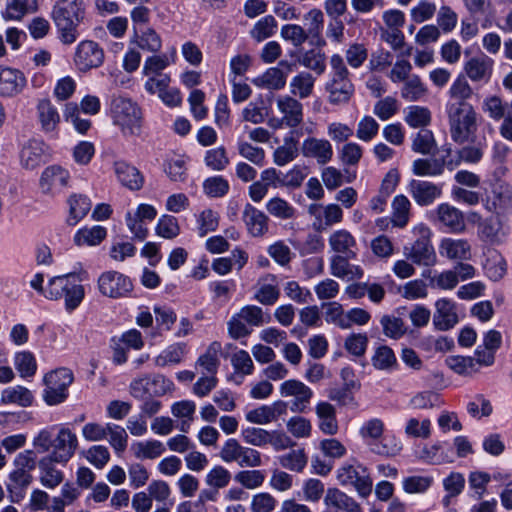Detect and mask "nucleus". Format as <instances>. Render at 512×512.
Here are the masks:
<instances>
[{"mask_svg":"<svg viewBox=\"0 0 512 512\" xmlns=\"http://www.w3.org/2000/svg\"><path fill=\"white\" fill-rule=\"evenodd\" d=\"M451 139L460 145L473 143L478 130V113L470 103H447Z\"/></svg>","mask_w":512,"mask_h":512,"instance_id":"nucleus-1","label":"nucleus"},{"mask_svg":"<svg viewBox=\"0 0 512 512\" xmlns=\"http://www.w3.org/2000/svg\"><path fill=\"white\" fill-rule=\"evenodd\" d=\"M85 17L83 0H58L52 10V18L64 44H72L78 37L77 27Z\"/></svg>","mask_w":512,"mask_h":512,"instance_id":"nucleus-2","label":"nucleus"},{"mask_svg":"<svg viewBox=\"0 0 512 512\" xmlns=\"http://www.w3.org/2000/svg\"><path fill=\"white\" fill-rule=\"evenodd\" d=\"M330 77L325 84V91L328 93V102L334 106L346 105L354 95V84L349 75L348 68L339 54L330 57Z\"/></svg>","mask_w":512,"mask_h":512,"instance_id":"nucleus-3","label":"nucleus"},{"mask_svg":"<svg viewBox=\"0 0 512 512\" xmlns=\"http://www.w3.org/2000/svg\"><path fill=\"white\" fill-rule=\"evenodd\" d=\"M82 279L76 274H66L51 278L45 288L44 297L49 300L64 298L65 308L71 312L75 310L85 297Z\"/></svg>","mask_w":512,"mask_h":512,"instance_id":"nucleus-4","label":"nucleus"},{"mask_svg":"<svg viewBox=\"0 0 512 512\" xmlns=\"http://www.w3.org/2000/svg\"><path fill=\"white\" fill-rule=\"evenodd\" d=\"M13 470L9 474L7 490L11 494L12 501L17 502L23 498V491L31 484L33 477L31 472L36 466V457L33 450L20 452L13 461Z\"/></svg>","mask_w":512,"mask_h":512,"instance_id":"nucleus-5","label":"nucleus"},{"mask_svg":"<svg viewBox=\"0 0 512 512\" xmlns=\"http://www.w3.org/2000/svg\"><path fill=\"white\" fill-rule=\"evenodd\" d=\"M412 232L417 239L410 246L404 247L405 257L419 266H434L437 263V255L431 243L430 228L420 223L413 227Z\"/></svg>","mask_w":512,"mask_h":512,"instance_id":"nucleus-6","label":"nucleus"},{"mask_svg":"<svg viewBox=\"0 0 512 512\" xmlns=\"http://www.w3.org/2000/svg\"><path fill=\"white\" fill-rule=\"evenodd\" d=\"M114 123L126 136H138L141 132V111L130 99L122 96L114 97L111 103Z\"/></svg>","mask_w":512,"mask_h":512,"instance_id":"nucleus-7","label":"nucleus"},{"mask_svg":"<svg viewBox=\"0 0 512 512\" xmlns=\"http://www.w3.org/2000/svg\"><path fill=\"white\" fill-rule=\"evenodd\" d=\"M265 322L267 320L260 307L247 305L229 320L228 333L233 339L246 337L251 333L250 327H259Z\"/></svg>","mask_w":512,"mask_h":512,"instance_id":"nucleus-8","label":"nucleus"},{"mask_svg":"<svg viewBox=\"0 0 512 512\" xmlns=\"http://www.w3.org/2000/svg\"><path fill=\"white\" fill-rule=\"evenodd\" d=\"M337 480L342 486H352L359 496L366 498L372 492V479L368 469L360 464H343L337 470Z\"/></svg>","mask_w":512,"mask_h":512,"instance_id":"nucleus-9","label":"nucleus"},{"mask_svg":"<svg viewBox=\"0 0 512 512\" xmlns=\"http://www.w3.org/2000/svg\"><path fill=\"white\" fill-rule=\"evenodd\" d=\"M97 286L101 295L112 299L129 297L133 291L131 279L114 270L103 272L98 277Z\"/></svg>","mask_w":512,"mask_h":512,"instance_id":"nucleus-10","label":"nucleus"},{"mask_svg":"<svg viewBox=\"0 0 512 512\" xmlns=\"http://www.w3.org/2000/svg\"><path fill=\"white\" fill-rule=\"evenodd\" d=\"M220 457L224 462H236L240 467H258L262 463L259 451L242 446L233 438L224 443L220 450Z\"/></svg>","mask_w":512,"mask_h":512,"instance_id":"nucleus-11","label":"nucleus"},{"mask_svg":"<svg viewBox=\"0 0 512 512\" xmlns=\"http://www.w3.org/2000/svg\"><path fill=\"white\" fill-rule=\"evenodd\" d=\"M279 391L282 397L294 398L290 406V410L294 413L305 412L313 397L311 388L296 379L284 381L280 385Z\"/></svg>","mask_w":512,"mask_h":512,"instance_id":"nucleus-12","label":"nucleus"},{"mask_svg":"<svg viewBox=\"0 0 512 512\" xmlns=\"http://www.w3.org/2000/svg\"><path fill=\"white\" fill-rule=\"evenodd\" d=\"M104 61L103 49L94 41H82L78 44L74 63L79 71L86 72L98 68Z\"/></svg>","mask_w":512,"mask_h":512,"instance_id":"nucleus-13","label":"nucleus"},{"mask_svg":"<svg viewBox=\"0 0 512 512\" xmlns=\"http://www.w3.org/2000/svg\"><path fill=\"white\" fill-rule=\"evenodd\" d=\"M78 446L77 436L68 428H61L53 438L51 457L60 464H66L74 455Z\"/></svg>","mask_w":512,"mask_h":512,"instance_id":"nucleus-14","label":"nucleus"},{"mask_svg":"<svg viewBox=\"0 0 512 512\" xmlns=\"http://www.w3.org/2000/svg\"><path fill=\"white\" fill-rule=\"evenodd\" d=\"M438 251L441 257L450 261H469L472 257L470 242L462 238L444 237L440 240Z\"/></svg>","mask_w":512,"mask_h":512,"instance_id":"nucleus-15","label":"nucleus"},{"mask_svg":"<svg viewBox=\"0 0 512 512\" xmlns=\"http://www.w3.org/2000/svg\"><path fill=\"white\" fill-rule=\"evenodd\" d=\"M308 213L315 218L313 227L321 231L332 225L338 224L343 219L342 208L337 204H311Z\"/></svg>","mask_w":512,"mask_h":512,"instance_id":"nucleus-16","label":"nucleus"},{"mask_svg":"<svg viewBox=\"0 0 512 512\" xmlns=\"http://www.w3.org/2000/svg\"><path fill=\"white\" fill-rule=\"evenodd\" d=\"M432 317L436 330L447 331L452 329L459 321L456 303L448 298H440L435 304Z\"/></svg>","mask_w":512,"mask_h":512,"instance_id":"nucleus-17","label":"nucleus"},{"mask_svg":"<svg viewBox=\"0 0 512 512\" xmlns=\"http://www.w3.org/2000/svg\"><path fill=\"white\" fill-rule=\"evenodd\" d=\"M276 107L284 118L287 128H297L303 122V105L291 95H279L276 98Z\"/></svg>","mask_w":512,"mask_h":512,"instance_id":"nucleus-18","label":"nucleus"},{"mask_svg":"<svg viewBox=\"0 0 512 512\" xmlns=\"http://www.w3.org/2000/svg\"><path fill=\"white\" fill-rule=\"evenodd\" d=\"M301 154L305 158H312L320 165H325L331 161L333 157V148L327 139L308 137L300 148Z\"/></svg>","mask_w":512,"mask_h":512,"instance_id":"nucleus-19","label":"nucleus"},{"mask_svg":"<svg viewBox=\"0 0 512 512\" xmlns=\"http://www.w3.org/2000/svg\"><path fill=\"white\" fill-rule=\"evenodd\" d=\"M409 192L418 205L428 206L441 196L442 188L429 181L413 179L409 183Z\"/></svg>","mask_w":512,"mask_h":512,"instance_id":"nucleus-20","label":"nucleus"},{"mask_svg":"<svg viewBox=\"0 0 512 512\" xmlns=\"http://www.w3.org/2000/svg\"><path fill=\"white\" fill-rule=\"evenodd\" d=\"M26 85L24 74L13 68L0 66V94L14 96L20 93Z\"/></svg>","mask_w":512,"mask_h":512,"instance_id":"nucleus-21","label":"nucleus"},{"mask_svg":"<svg viewBox=\"0 0 512 512\" xmlns=\"http://www.w3.org/2000/svg\"><path fill=\"white\" fill-rule=\"evenodd\" d=\"M37 118L43 133L57 134L60 114L50 100L42 99L38 102Z\"/></svg>","mask_w":512,"mask_h":512,"instance_id":"nucleus-22","label":"nucleus"},{"mask_svg":"<svg viewBox=\"0 0 512 512\" xmlns=\"http://www.w3.org/2000/svg\"><path fill=\"white\" fill-rule=\"evenodd\" d=\"M69 180V173L60 166L47 167L40 178V187L43 193L51 194L55 190L66 187Z\"/></svg>","mask_w":512,"mask_h":512,"instance_id":"nucleus-23","label":"nucleus"},{"mask_svg":"<svg viewBox=\"0 0 512 512\" xmlns=\"http://www.w3.org/2000/svg\"><path fill=\"white\" fill-rule=\"evenodd\" d=\"M243 221L253 237H261L268 231V216L251 204L244 207Z\"/></svg>","mask_w":512,"mask_h":512,"instance_id":"nucleus-24","label":"nucleus"},{"mask_svg":"<svg viewBox=\"0 0 512 512\" xmlns=\"http://www.w3.org/2000/svg\"><path fill=\"white\" fill-rule=\"evenodd\" d=\"M438 220L452 232L462 233L466 229L465 219L463 213L456 207L442 203L437 209Z\"/></svg>","mask_w":512,"mask_h":512,"instance_id":"nucleus-25","label":"nucleus"},{"mask_svg":"<svg viewBox=\"0 0 512 512\" xmlns=\"http://www.w3.org/2000/svg\"><path fill=\"white\" fill-rule=\"evenodd\" d=\"M114 172L118 181L128 189L139 190L142 188L144 179L135 166L125 161H116L114 163Z\"/></svg>","mask_w":512,"mask_h":512,"instance_id":"nucleus-26","label":"nucleus"},{"mask_svg":"<svg viewBox=\"0 0 512 512\" xmlns=\"http://www.w3.org/2000/svg\"><path fill=\"white\" fill-rule=\"evenodd\" d=\"M45 144L40 140H30L20 153L21 165L27 170H34L44 163Z\"/></svg>","mask_w":512,"mask_h":512,"instance_id":"nucleus-27","label":"nucleus"},{"mask_svg":"<svg viewBox=\"0 0 512 512\" xmlns=\"http://www.w3.org/2000/svg\"><path fill=\"white\" fill-rule=\"evenodd\" d=\"M56 463H58L56 460L47 456L42 457L38 462L39 480L47 489L56 488L64 479L62 471L56 468Z\"/></svg>","mask_w":512,"mask_h":512,"instance_id":"nucleus-28","label":"nucleus"},{"mask_svg":"<svg viewBox=\"0 0 512 512\" xmlns=\"http://www.w3.org/2000/svg\"><path fill=\"white\" fill-rule=\"evenodd\" d=\"M493 60L487 56L473 57L466 62L464 70L467 76L474 82L484 81L490 79Z\"/></svg>","mask_w":512,"mask_h":512,"instance_id":"nucleus-29","label":"nucleus"},{"mask_svg":"<svg viewBox=\"0 0 512 512\" xmlns=\"http://www.w3.org/2000/svg\"><path fill=\"white\" fill-rule=\"evenodd\" d=\"M324 503L327 507L334 508L337 511L362 512L360 505L352 497L337 488L327 490Z\"/></svg>","mask_w":512,"mask_h":512,"instance_id":"nucleus-30","label":"nucleus"},{"mask_svg":"<svg viewBox=\"0 0 512 512\" xmlns=\"http://www.w3.org/2000/svg\"><path fill=\"white\" fill-rule=\"evenodd\" d=\"M316 78L307 71L299 72L290 83V95L294 98L306 99L313 94Z\"/></svg>","mask_w":512,"mask_h":512,"instance_id":"nucleus-31","label":"nucleus"},{"mask_svg":"<svg viewBox=\"0 0 512 512\" xmlns=\"http://www.w3.org/2000/svg\"><path fill=\"white\" fill-rule=\"evenodd\" d=\"M331 249L347 257H355L352 250L356 246L355 237L346 229H339L331 233L328 239Z\"/></svg>","mask_w":512,"mask_h":512,"instance_id":"nucleus-32","label":"nucleus"},{"mask_svg":"<svg viewBox=\"0 0 512 512\" xmlns=\"http://www.w3.org/2000/svg\"><path fill=\"white\" fill-rule=\"evenodd\" d=\"M315 412L320 420V430L327 435L336 434L338 431V423L335 407L328 402L322 401L316 405Z\"/></svg>","mask_w":512,"mask_h":512,"instance_id":"nucleus-33","label":"nucleus"},{"mask_svg":"<svg viewBox=\"0 0 512 512\" xmlns=\"http://www.w3.org/2000/svg\"><path fill=\"white\" fill-rule=\"evenodd\" d=\"M221 350L222 346L220 342H212L207 347L205 353L198 358L196 368H200L203 374L207 373V375L216 376L220 365L219 354Z\"/></svg>","mask_w":512,"mask_h":512,"instance_id":"nucleus-34","label":"nucleus"},{"mask_svg":"<svg viewBox=\"0 0 512 512\" xmlns=\"http://www.w3.org/2000/svg\"><path fill=\"white\" fill-rule=\"evenodd\" d=\"M286 79L287 73L283 72L279 67H271L255 78L253 83L260 88L281 90L286 85Z\"/></svg>","mask_w":512,"mask_h":512,"instance_id":"nucleus-35","label":"nucleus"},{"mask_svg":"<svg viewBox=\"0 0 512 512\" xmlns=\"http://www.w3.org/2000/svg\"><path fill=\"white\" fill-rule=\"evenodd\" d=\"M131 451L137 459L152 460L160 457L166 451V448L161 441L151 439L132 444Z\"/></svg>","mask_w":512,"mask_h":512,"instance_id":"nucleus-36","label":"nucleus"},{"mask_svg":"<svg viewBox=\"0 0 512 512\" xmlns=\"http://www.w3.org/2000/svg\"><path fill=\"white\" fill-rule=\"evenodd\" d=\"M422 276L429 280V285L433 289L453 290L458 285L457 272L453 269L444 270L433 275L431 270H426L422 273Z\"/></svg>","mask_w":512,"mask_h":512,"instance_id":"nucleus-37","label":"nucleus"},{"mask_svg":"<svg viewBox=\"0 0 512 512\" xmlns=\"http://www.w3.org/2000/svg\"><path fill=\"white\" fill-rule=\"evenodd\" d=\"M411 203L405 195H397L392 201L391 222L394 227L404 228L410 218Z\"/></svg>","mask_w":512,"mask_h":512,"instance_id":"nucleus-38","label":"nucleus"},{"mask_svg":"<svg viewBox=\"0 0 512 512\" xmlns=\"http://www.w3.org/2000/svg\"><path fill=\"white\" fill-rule=\"evenodd\" d=\"M195 411L196 404L190 400L179 401L172 405L171 412L173 416L181 419L179 426L180 431L185 433L189 431L191 423L194 419Z\"/></svg>","mask_w":512,"mask_h":512,"instance_id":"nucleus-39","label":"nucleus"},{"mask_svg":"<svg viewBox=\"0 0 512 512\" xmlns=\"http://www.w3.org/2000/svg\"><path fill=\"white\" fill-rule=\"evenodd\" d=\"M186 354V344L174 343L164 349L155 357L154 363L158 367L179 364Z\"/></svg>","mask_w":512,"mask_h":512,"instance_id":"nucleus-40","label":"nucleus"},{"mask_svg":"<svg viewBox=\"0 0 512 512\" xmlns=\"http://www.w3.org/2000/svg\"><path fill=\"white\" fill-rule=\"evenodd\" d=\"M1 402L4 404H17L21 407H28L33 402V395L26 387H9L2 391Z\"/></svg>","mask_w":512,"mask_h":512,"instance_id":"nucleus-41","label":"nucleus"},{"mask_svg":"<svg viewBox=\"0 0 512 512\" xmlns=\"http://www.w3.org/2000/svg\"><path fill=\"white\" fill-rule=\"evenodd\" d=\"M69 217L68 223L69 225H76L83 217L87 215L90 211L92 203L91 201L84 195H72L69 198Z\"/></svg>","mask_w":512,"mask_h":512,"instance_id":"nucleus-42","label":"nucleus"},{"mask_svg":"<svg viewBox=\"0 0 512 512\" xmlns=\"http://www.w3.org/2000/svg\"><path fill=\"white\" fill-rule=\"evenodd\" d=\"M298 152V141L293 137L285 138L284 144L273 152V161L278 166H284L295 160Z\"/></svg>","mask_w":512,"mask_h":512,"instance_id":"nucleus-43","label":"nucleus"},{"mask_svg":"<svg viewBox=\"0 0 512 512\" xmlns=\"http://www.w3.org/2000/svg\"><path fill=\"white\" fill-rule=\"evenodd\" d=\"M279 464L292 472L300 473L308 463V456L304 449L291 450L278 457Z\"/></svg>","mask_w":512,"mask_h":512,"instance_id":"nucleus-44","label":"nucleus"},{"mask_svg":"<svg viewBox=\"0 0 512 512\" xmlns=\"http://www.w3.org/2000/svg\"><path fill=\"white\" fill-rule=\"evenodd\" d=\"M478 233L481 239L491 243L499 242L504 236L498 217H490L479 223Z\"/></svg>","mask_w":512,"mask_h":512,"instance_id":"nucleus-45","label":"nucleus"},{"mask_svg":"<svg viewBox=\"0 0 512 512\" xmlns=\"http://www.w3.org/2000/svg\"><path fill=\"white\" fill-rule=\"evenodd\" d=\"M440 395L433 391H421L416 393L409 401L410 408L414 410L433 409L442 406Z\"/></svg>","mask_w":512,"mask_h":512,"instance_id":"nucleus-46","label":"nucleus"},{"mask_svg":"<svg viewBox=\"0 0 512 512\" xmlns=\"http://www.w3.org/2000/svg\"><path fill=\"white\" fill-rule=\"evenodd\" d=\"M401 89V97L409 102H415L423 98L427 93V88L417 75L411 76L403 82Z\"/></svg>","mask_w":512,"mask_h":512,"instance_id":"nucleus-47","label":"nucleus"},{"mask_svg":"<svg viewBox=\"0 0 512 512\" xmlns=\"http://www.w3.org/2000/svg\"><path fill=\"white\" fill-rule=\"evenodd\" d=\"M277 28V21L272 15H267L258 20L250 31L251 37L262 42L274 35Z\"/></svg>","mask_w":512,"mask_h":512,"instance_id":"nucleus-48","label":"nucleus"},{"mask_svg":"<svg viewBox=\"0 0 512 512\" xmlns=\"http://www.w3.org/2000/svg\"><path fill=\"white\" fill-rule=\"evenodd\" d=\"M267 212L281 220H289L295 217V208L281 197H273L266 203Z\"/></svg>","mask_w":512,"mask_h":512,"instance_id":"nucleus-49","label":"nucleus"},{"mask_svg":"<svg viewBox=\"0 0 512 512\" xmlns=\"http://www.w3.org/2000/svg\"><path fill=\"white\" fill-rule=\"evenodd\" d=\"M106 237V230L101 226H94L90 229H80L74 236V242L78 246L98 245Z\"/></svg>","mask_w":512,"mask_h":512,"instance_id":"nucleus-50","label":"nucleus"},{"mask_svg":"<svg viewBox=\"0 0 512 512\" xmlns=\"http://www.w3.org/2000/svg\"><path fill=\"white\" fill-rule=\"evenodd\" d=\"M299 63L317 75H322L326 70L325 54L315 49L304 52L299 58Z\"/></svg>","mask_w":512,"mask_h":512,"instance_id":"nucleus-51","label":"nucleus"},{"mask_svg":"<svg viewBox=\"0 0 512 512\" xmlns=\"http://www.w3.org/2000/svg\"><path fill=\"white\" fill-rule=\"evenodd\" d=\"M37 8V0H7L5 17L19 20L26 13L33 12Z\"/></svg>","mask_w":512,"mask_h":512,"instance_id":"nucleus-52","label":"nucleus"},{"mask_svg":"<svg viewBox=\"0 0 512 512\" xmlns=\"http://www.w3.org/2000/svg\"><path fill=\"white\" fill-rule=\"evenodd\" d=\"M14 365L20 376L23 378L34 376L37 370L36 359L29 351L16 353Z\"/></svg>","mask_w":512,"mask_h":512,"instance_id":"nucleus-53","label":"nucleus"},{"mask_svg":"<svg viewBox=\"0 0 512 512\" xmlns=\"http://www.w3.org/2000/svg\"><path fill=\"white\" fill-rule=\"evenodd\" d=\"M484 269L491 280L498 281L506 273V262L498 252L492 251L486 259Z\"/></svg>","mask_w":512,"mask_h":512,"instance_id":"nucleus-54","label":"nucleus"},{"mask_svg":"<svg viewBox=\"0 0 512 512\" xmlns=\"http://www.w3.org/2000/svg\"><path fill=\"white\" fill-rule=\"evenodd\" d=\"M444 164L437 159H417L413 162L412 172L417 176H439Z\"/></svg>","mask_w":512,"mask_h":512,"instance_id":"nucleus-55","label":"nucleus"},{"mask_svg":"<svg viewBox=\"0 0 512 512\" xmlns=\"http://www.w3.org/2000/svg\"><path fill=\"white\" fill-rule=\"evenodd\" d=\"M405 122L412 128L427 126L431 121V112L422 106H410L406 110Z\"/></svg>","mask_w":512,"mask_h":512,"instance_id":"nucleus-56","label":"nucleus"},{"mask_svg":"<svg viewBox=\"0 0 512 512\" xmlns=\"http://www.w3.org/2000/svg\"><path fill=\"white\" fill-rule=\"evenodd\" d=\"M322 308L325 310V320L328 323H333L342 329H348L349 323L346 319V313L343 307L338 302L323 303Z\"/></svg>","mask_w":512,"mask_h":512,"instance_id":"nucleus-57","label":"nucleus"},{"mask_svg":"<svg viewBox=\"0 0 512 512\" xmlns=\"http://www.w3.org/2000/svg\"><path fill=\"white\" fill-rule=\"evenodd\" d=\"M380 323L384 335L392 339H400L407 331L404 321L399 317L384 315Z\"/></svg>","mask_w":512,"mask_h":512,"instance_id":"nucleus-58","label":"nucleus"},{"mask_svg":"<svg viewBox=\"0 0 512 512\" xmlns=\"http://www.w3.org/2000/svg\"><path fill=\"white\" fill-rule=\"evenodd\" d=\"M235 481L246 489H256L264 483L265 474L261 470H241L236 473Z\"/></svg>","mask_w":512,"mask_h":512,"instance_id":"nucleus-59","label":"nucleus"},{"mask_svg":"<svg viewBox=\"0 0 512 512\" xmlns=\"http://www.w3.org/2000/svg\"><path fill=\"white\" fill-rule=\"evenodd\" d=\"M65 120L71 122L74 128L81 134H85L91 127L89 119L80 117V109L76 103H68L64 110Z\"/></svg>","mask_w":512,"mask_h":512,"instance_id":"nucleus-60","label":"nucleus"},{"mask_svg":"<svg viewBox=\"0 0 512 512\" xmlns=\"http://www.w3.org/2000/svg\"><path fill=\"white\" fill-rule=\"evenodd\" d=\"M372 364L378 370H390L396 365V357L393 350L386 346H380L376 349L372 357Z\"/></svg>","mask_w":512,"mask_h":512,"instance_id":"nucleus-61","label":"nucleus"},{"mask_svg":"<svg viewBox=\"0 0 512 512\" xmlns=\"http://www.w3.org/2000/svg\"><path fill=\"white\" fill-rule=\"evenodd\" d=\"M280 35L284 40L290 41L295 47L304 44L310 36L302 26L296 24L282 26Z\"/></svg>","mask_w":512,"mask_h":512,"instance_id":"nucleus-62","label":"nucleus"},{"mask_svg":"<svg viewBox=\"0 0 512 512\" xmlns=\"http://www.w3.org/2000/svg\"><path fill=\"white\" fill-rule=\"evenodd\" d=\"M204 161L214 171H222L229 165V158L223 146L208 150Z\"/></svg>","mask_w":512,"mask_h":512,"instance_id":"nucleus-63","label":"nucleus"},{"mask_svg":"<svg viewBox=\"0 0 512 512\" xmlns=\"http://www.w3.org/2000/svg\"><path fill=\"white\" fill-rule=\"evenodd\" d=\"M436 146L432 131L420 130L412 142V150L423 155L431 154Z\"/></svg>","mask_w":512,"mask_h":512,"instance_id":"nucleus-64","label":"nucleus"}]
</instances>
